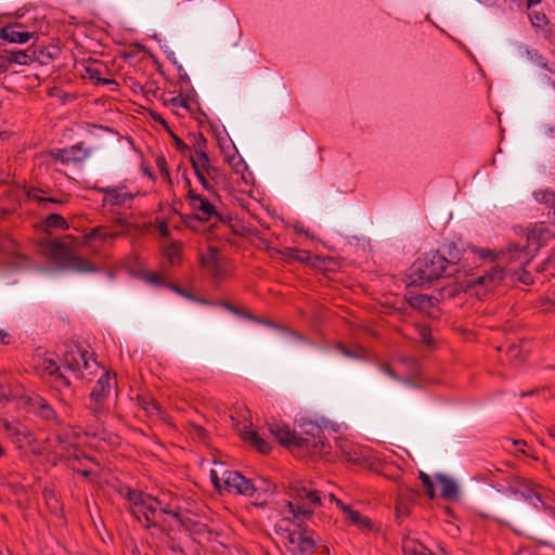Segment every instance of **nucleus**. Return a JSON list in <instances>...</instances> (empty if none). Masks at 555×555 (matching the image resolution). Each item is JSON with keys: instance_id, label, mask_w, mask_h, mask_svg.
Here are the masks:
<instances>
[{"instance_id": "nucleus-39", "label": "nucleus", "mask_w": 555, "mask_h": 555, "mask_svg": "<svg viewBox=\"0 0 555 555\" xmlns=\"http://www.w3.org/2000/svg\"><path fill=\"white\" fill-rule=\"evenodd\" d=\"M68 155L79 158V162L85 160L89 155V150L83 147V143H78L67 149Z\"/></svg>"}, {"instance_id": "nucleus-6", "label": "nucleus", "mask_w": 555, "mask_h": 555, "mask_svg": "<svg viewBox=\"0 0 555 555\" xmlns=\"http://www.w3.org/2000/svg\"><path fill=\"white\" fill-rule=\"evenodd\" d=\"M298 530L284 529L288 543L293 546L292 551L295 555H312L317 547L313 539V531L298 524Z\"/></svg>"}, {"instance_id": "nucleus-7", "label": "nucleus", "mask_w": 555, "mask_h": 555, "mask_svg": "<svg viewBox=\"0 0 555 555\" xmlns=\"http://www.w3.org/2000/svg\"><path fill=\"white\" fill-rule=\"evenodd\" d=\"M223 490L229 493L254 496V482L245 478L241 473L235 470H224L222 473Z\"/></svg>"}, {"instance_id": "nucleus-18", "label": "nucleus", "mask_w": 555, "mask_h": 555, "mask_svg": "<svg viewBox=\"0 0 555 555\" xmlns=\"http://www.w3.org/2000/svg\"><path fill=\"white\" fill-rule=\"evenodd\" d=\"M92 189L104 193L106 195L104 202H108L111 205L124 206L126 204V195H124L122 192L125 186L109 188L94 185Z\"/></svg>"}, {"instance_id": "nucleus-22", "label": "nucleus", "mask_w": 555, "mask_h": 555, "mask_svg": "<svg viewBox=\"0 0 555 555\" xmlns=\"http://www.w3.org/2000/svg\"><path fill=\"white\" fill-rule=\"evenodd\" d=\"M440 254L446 256L448 263L451 266V270H457L456 266L461 260V251L455 243L449 242L442 245Z\"/></svg>"}, {"instance_id": "nucleus-54", "label": "nucleus", "mask_w": 555, "mask_h": 555, "mask_svg": "<svg viewBox=\"0 0 555 555\" xmlns=\"http://www.w3.org/2000/svg\"><path fill=\"white\" fill-rule=\"evenodd\" d=\"M223 225H228L232 221V217L230 215H222L217 211V215H212Z\"/></svg>"}, {"instance_id": "nucleus-1", "label": "nucleus", "mask_w": 555, "mask_h": 555, "mask_svg": "<svg viewBox=\"0 0 555 555\" xmlns=\"http://www.w3.org/2000/svg\"><path fill=\"white\" fill-rule=\"evenodd\" d=\"M542 490V487L531 481L524 490H514L512 487L496 489L494 486H488L483 493H479L475 500L481 509L482 517H488V512H495L502 517L499 519L500 521L509 525L516 533L520 534L521 529H530L537 525V521L529 513L513 502L512 496H521L537 507L535 500L544 509H551L548 504L551 496Z\"/></svg>"}, {"instance_id": "nucleus-30", "label": "nucleus", "mask_w": 555, "mask_h": 555, "mask_svg": "<svg viewBox=\"0 0 555 555\" xmlns=\"http://www.w3.org/2000/svg\"><path fill=\"white\" fill-rule=\"evenodd\" d=\"M348 520L356 525L359 529L363 530H372V521L370 518L361 515L358 511H351L350 514L347 516Z\"/></svg>"}, {"instance_id": "nucleus-33", "label": "nucleus", "mask_w": 555, "mask_h": 555, "mask_svg": "<svg viewBox=\"0 0 555 555\" xmlns=\"http://www.w3.org/2000/svg\"><path fill=\"white\" fill-rule=\"evenodd\" d=\"M402 551L405 555H422L424 552H427L428 548L422 543L409 540L403 542Z\"/></svg>"}, {"instance_id": "nucleus-40", "label": "nucleus", "mask_w": 555, "mask_h": 555, "mask_svg": "<svg viewBox=\"0 0 555 555\" xmlns=\"http://www.w3.org/2000/svg\"><path fill=\"white\" fill-rule=\"evenodd\" d=\"M420 479H421L423 486L425 487L426 494L430 499L435 498V488H434V483H433L430 476L424 472H420Z\"/></svg>"}, {"instance_id": "nucleus-13", "label": "nucleus", "mask_w": 555, "mask_h": 555, "mask_svg": "<svg viewBox=\"0 0 555 555\" xmlns=\"http://www.w3.org/2000/svg\"><path fill=\"white\" fill-rule=\"evenodd\" d=\"M255 501L253 504L257 507H264L268 505V499L275 492L276 485L269 479L260 478L254 483Z\"/></svg>"}, {"instance_id": "nucleus-29", "label": "nucleus", "mask_w": 555, "mask_h": 555, "mask_svg": "<svg viewBox=\"0 0 555 555\" xmlns=\"http://www.w3.org/2000/svg\"><path fill=\"white\" fill-rule=\"evenodd\" d=\"M309 490H311V488H308L301 481L292 482L288 487L289 496L298 501V503H301Z\"/></svg>"}, {"instance_id": "nucleus-61", "label": "nucleus", "mask_w": 555, "mask_h": 555, "mask_svg": "<svg viewBox=\"0 0 555 555\" xmlns=\"http://www.w3.org/2000/svg\"><path fill=\"white\" fill-rule=\"evenodd\" d=\"M162 513H163V514H168V515H169L170 513H172V509L170 508V504H163V503H162V504L158 506V514H162Z\"/></svg>"}, {"instance_id": "nucleus-3", "label": "nucleus", "mask_w": 555, "mask_h": 555, "mask_svg": "<svg viewBox=\"0 0 555 555\" xmlns=\"http://www.w3.org/2000/svg\"><path fill=\"white\" fill-rule=\"evenodd\" d=\"M41 246L49 254L51 259L64 270H73L81 273L98 271V268L90 260L74 255L69 246L60 240L44 241Z\"/></svg>"}, {"instance_id": "nucleus-36", "label": "nucleus", "mask_w": 555, "mask_h": 555, "mask_svg": "<svg viewBox=\"0 0 555 555\" xmlns=\"http://www.w3.org/2000/svg\"><path fill=\"white\" fill-rule=\"evenodd\" d=\"M192 144H193V149L195 152V154L193 156L207 154L206 153L207 139L205 138V135L202 132H198L196 135H194V141Z\"/></svg>"}, {"instance_id": "nucleus-34", "label": "nucleus", "mask_w": 555, "mask_h": 555, "mask_svg": "<svg viewBox=\"0 0 555 555\" xmlns=\"http://www.w3.org/2000/svg\"><path fill=\"white\" fill-rule=\"evenodd\" d=\"M37 412L46 421H51L56 416L55 411L42 398H39L37 401Z\"/></svg>"}, {"instance_id": "nucleus-26", "label": "nucleus", "mask_w": 555, "mask_h": 555, "mask_svg": "<svg viewBox=\"0 0 555 555\" xmlns=\"http://www.w3.org/2000/svg\"><path fill=\"white\" fill-rule=\"evenodd\" d=\"M181 527L189 531L191 534L202 535L204 533H210L208 527L199 521L191 519H181Z\"/></svg>"}, {"instance_id": "nucleus-49", "label": "nucleus", "mask_w": 555, "mask_h": 555, "mask_svg": "<svg viewBox=\"0 0 555 555\" xmlns=\"http://www.w3.org/2000/svg\"><path fill=\"white\" fill-rule=\"evenodd\" d=\"M222 307H224L225 309H228L229 311L235 313V314H238V315H243V317H246L248 319H253V320H256L255 317H253L251 314L249 313H244L242 312L238 308L234 307L231 302L229 301H222L221 304Z\"/></svg>"}, {"instance_id": "nucleus-41", "label": "nucleus", "mask_w": 555, "mask_h": 555, "mask_svg": "<svg viewBox=\"0 0 555 555\" xmlns=\"http://www.w3.org/2000/svg\"><path fill=\"white\" fill-rule=\"evenodd\" d=\"M410 512V503L406 500L402 499L401 495H399L396 504L397 518H399L400 516H408Z\"/></svg>"}, {"instance_id": "nucleus-50", "label": "nucleus", "mask_w": 555, "mask_h": 555, "mask_svg": "<svg viewBox=\"0 0 555 555\" xmlns=\"http://www.w3.org/2000/svg\"><path fill=\"white\" fill-rule=\"evenodd\" d=\"M150 115H151V118L154 121L158 122L168 133L170 131H172L171 128L169 127L167 120L164 119L160 114H158L156 112H151Z\"/></svg>"}, {"instance_id": "nucleus-64", "label": "nucleus", "mask_w": 555, "mask_h": 555, "mask_svg": "<svg viewBox=\"0 0 555 555\" xmlns=\"http://www.w3.org/2000/svg\"><path fill=\"white\" fill-rule=\"evenodd\" d=\"M39 192L41 191L38 189H33L28 192V196L39 202V198H41L38 194Z\"/></svg>"}, {"instance_id": "nucleus-59", "label": "nucleus", "mask_w": 555, "mask_h": 555, "mask_svg": "<svg viewBox=\"0 0 555 555\" xmlns=\"http://www.w3.org/2000/svg\"><path fill=\"white\" fill-rule=\"evenodd\" d=\"M336 505L344 512V514H346V516H348L352 511L349 505L343 503L340 500H336Z\"/></svg>"}, {"instance_id": "nucleus-48", "label": "nucleus", "mask_w": 555, "mask_h": 555, "mask_svg": "<svg viewBox=\"0 0 555 555\" xmlns=\"http://www.w3.org/2000/svg\"><path fill=\"white\" fill-rule=\"evenodd\" d=\"M156 166H157L158 170L160 171V173L164 177H166V179L169 182H171L170 172H169V169H168V166H167L166 158L164 156H158L156 158Z\"/></svg>"}, {"instance_id": "nucleus-20", "label": "nucleus", "mask_w": 555, "mask_h": 555, "mask_svg": "<svg viewBox=\"0 0 555 555\" xmlns=\"http://www.w3.org/2000/svg\"><path fill=\"white\" fill-rule=\"evenodd\" d=\"M504 276V271L502 269H498L491 273L475 278L469 282L468 285H483L486 287L492 288L500 284Z\"/></svg>"}, {"instance_id": "nucleus-58", "label": "nucleus", "mask_w": 555, "mask_h": 555, "mask_svg": "<svg viewBox=\"0 0 555 555\" xmlns=\"http://www.w3.org/2000/svg\"><path fill=\"white\" fill-rule=\"evenodd\" d=\"M171 104H172L173 106L188 107L185 99H183V98H181V96L172 98V99H171Z\"/></svg>"}, {"instance_id": "nucleus-23", "label": "nucleus", "mask_w": 555, "mask_h": 555, "mask_svg": "<svg viewBox=\"0 0 555 555\" xmlns=\"http://www.w3.org/2000/svg\"><path fill=\"white\" fill-rule=\"evenodd\" d=\"M501 258H507L511 261H519L520 266H524L528 262L526 249L520 248L515 244L511 245L506 250H502Z\"/></svg>"}, {"instance_id": "nucleus-4", "label": "nucleus", "mask_w": 555, "mask_h": 555, "mask_svg": "<svg viewBox=\"0 0 555 555\" xmlns=\"http://www.w3.org/2000/svg\"><path fill=\"white\" fill-rule=\"evenodd\" d=\"M128 499L132 504V514L138 520L143 522L141 517H144L146 528L155 527L156 521L154 519L158 515V506L162 501L141 491H129Z\"/></svg>"}, {"instance_id": "nucleus-10", "label": "nucleus", "mask_w": 555, "mask_h": 555, "mask_svg": "<svg viewBox=\"0 0 555 555\" xmlns=\"http://www.w3.org/2000/svg\"><path fill=\"white\" fill-rule=\"evenodd\" d=\"M276 255L282 256L286 261H298L313 268L324 264V258L312 255L311 253L298 248L285 247L283 249H273Z\"/></svg>"}, {"instance_id": "nucleus-35", "label": "nucleus", "mask_w": 555, "mask_h": 555, "mask_svg": "<svg viewBox=\"0 0 555 555\" xmlns=\"http://www.w3.org/2000/svg\"><path fill=\"white\" fill-rule=\"evenodd\" d=\"M43 223L47 228L68 229L67 221L59 214H50L47 216Z\"/></svg>"}, {"instance_id": "nucleus-60", "label": "nucleus", "mask_w": 555, "mask_h": 555, "mask_svg": "<svg viewBox=\"0 0 555 555\" xmlns=\"http://www.w3.org/2000/svg\"><path fill=\"white\" fill-rule=\"evenodd\" d=\"M82 459L91 460L88 455H86L85 453H82V452L78 451L77 449H75V452L73 454V461L80 462Z\"/></svg>"}, {"instance_id": "nucleus-51", "label": "nucleus", "mask_w": 555, "mask_h": 555, "mask_svg": "<svg viewBox=\"0 0 555 555\" xmlns=\"http://www.w3.org/2000/svg\"><path fill=\"white\" fill-rule=\"evenodd\" d=\"M44 367L43 371L48 373L50 376L60 370L59 365L53 360L46 359L43 361Z\"/></svg>"}, {"instance_id": "nucleus-2", "label": "nucleus", "mask_w": 555, "mask_h": 555, "mask_svg": "<svg viewBox=\"0 0 555 555\" xmlns=\"http://www.w3.org/2000/svg\"><path fill=\"white\" fill-rule=\"evenodd\" d=\"M456 272L457 270H451V266L440 250H431L418 257L411 266L410 284L423 286L443 276H451Z\"/></svg>"}, {"instance_id": "nucleus-16", "label": "nucleus", "mask_w": 555, "mask_h": 555, "mask_svg": "<svg viewBox=\"0 0 555 555\" xmlns=\"http://www.w3.org/2000/svg\"><path fill=\"white\" fill-rule=\"evenodd\" d=\"M555 234L544 223H537L527 235L529 242L534 243L538 247L545 245Z\"/></svg>"}, {"instance_id": "nucleus-57", "label": "nucleus", "mask_w": 555, "mask_h": 555, "mask_svg": "<svg viewBox=\"0 0 555 555\" xmlns=\"http://www.w3.org/2000/svg\"><path fill=\"white\" fill-rule=\"evenodd\" d=\"M49 203L63 204L64 201L52 197L39 198V204L42 205V207H46Z\"/></svg>"}, {"instance_id": "nucleus-19", "label": "nucleus", "mask_w": 555, "mask_h": 555, "mask_svg": "<svg viewBox=\"0 0 555 555\" xmlns=\"http://www.w3.org/2000/svg\"><path fill=\"white\" fill-rule=\"evenodd\" d=\"M109 374L104 373L96 382L90 393V401H105L111 392Z\"/></svg>"}, {"instance_id": "nucleus-63", "label": "nucleus", "mask_w": 555, "mask_h": 555, "mask_svg": "<svg viewBox=\"0 0 555 555\" xmlns=\"http://www.w3.org/2000/svg\"><path fill=\"white\" fill-rule=\"evenodd\" d=\"M207 176L214 179L218 173V168L215 166H210L209 169L206 171Z\"/></svg>"}, {"instance_id": "nucleus-42", "label": "nucleus", "mask_w": 555, "mask_h": 555, "mask_svg": "<svg viewBox=\"0 0 555 555\" xmlns=\"http://www.w3.org/2000/svg\"><path fill=\"white\" fill-rule=\"evenodd\" d=\"M184 180H185V183L186 185L189 186V191H188V195H186V198L189 199L190 202V205L192 206L193 203L197 204L199 203L201 201L204 199L203 196H201L199 194H197L192 188H191V180L188 178V176L184 173Z\"/></svg>"}, {"instance_id": "nucleus-24", "label": "nucleus", "mask_w": 555, "mask_h": 555, "mask_svg": "<svg viewBox=\"0 0 555 555\" xmlns=\"http://www.w3.org/2000/svg\"><path fill=\"white\" fill-rule=\"evenodd\" d=\"M409 305L417 310L425 311L434 307L433 297L424 294L411 295L406 298Z\"/></svg>"}, {"instance_id": "nucleus-62", "label": "nucleus", "mask_w": 555, "mask_h": 555, "mask_svg": "<svg viewBox=\"0 0 555 555\" xmlns=\"http://www.w3.org/2000/svg\"><path fill=\"white\" fill-rule=\"evenodd\" d=\"M193 428L199 438H204L206 436V430L204 427L199 425H193Z\"/></svg>"}, {"instance_id": "nucleus-55", "label": "nucleus", "mask_w": 555, "mask_h": 555, "mask_svg": "<svg viewBox=\"0 0 555 555\" xmlns=\"http://www.w3.org/2000/svg\"><path fill=\"white\" fill-rule=\"evenodd\" d=\"M158 231H159V234L163 236V237H169L170 236V231H169V228H168V224L165 220H163L162 222H159L158 224Z\"/></svg>"}, {"instance_id": "nucleus-21", "label": "nucleus", "mask_w": 555, "mask_h": 555, "mask_svg": "<svg viewBox=\"0 0 555 555\" xmlns=\"http://www.w3.org/2000/svg\"><path fill=\"white\" fill-rule=\"evenodd\" d=\"M85 78H89L90 80H94L96 85L105 86L116 83L114 79L102 78L101 77V64L93 63L89 64L85 67Z\"/></svg>"}, {"instance_id": "nucleus-12", "label": "nucleus", "mask_w": 555, "mask_h": 555, "mask_svg": "<svg viewBox=\"0 0 555 555\" xmlns=\"http://www.w3.org/2000/svg\"><path fill=\"white\" fill-rule=\"evenodd\" d=\"M88 351L83 350L79 345H69L64 353V362L66 366L73 372H80L82 366L87 370L90 367L89 359L87 357Z\"/></svg>"}, {"instance_id": "nucleus-17", "label": "nucleus", "mask_w": 555, "mask_h": 555, "mask_svg": "<svg viewBox=\"0 0 555 555\" xmlns=\"http://www.w3.org/2000/svg\"><path fill=\"white\" fill-rule=\"evenodd\" d=\"M437 481L441 486L440 496L446 501L456 500L459 496V487L453 479L450 477L438 474L436 476Z\"/></svg>"}, {"instance_id": "nucleus-53", "label": "nucleus", "mask_w": 555, "mask_h": 555, "mask_svg": "<svg viewBox=\"0 0 555 555\" xmlns=\"http://www.w3.org/2000/svg\"><path fill=\"white\" fill-rule=\"evenodd\" d=\"M195 172V176L196 178L198 179V181L201 182L202 186L207 190V191H210L212 189L211 184L209 183L208 179H207V173H204V172H201L197 168H196V171Z\"/></svg>"}, {"instance_id": "nucleus-56", "label": "nucleus", "mask_w": 555, "mask_h": 555, "mask_svg": "<svg viewBox=\"0 0 555 555\" xmlns=\"http://www.w3.org/2000/svg\"><path fill=\"white\" fill-rule=\"evenodd\" d=\"M144 403L146 404V405H144V409L150 413H154V411L158 412L160 410L158 402H156L153 399L150 402H144Z\"/></svg>"}, {"instance_id": "nucleus-38", "label": "nucleus", "mask_w": 555, "mask_h": 555, "mask_svg": "<svg viewBox=\"0 0 555 555\" xmlns=\"http://www.w3.org/2000/svg\"><path fill=\"white\" fill-rule=\"evenodd\" d=\"M529 18L531 21V24L535 28H543L548 24L547 16L542 12L532 11L529 13Z\"/></svg>"}, {"instance_id": "nucleus-8", "label": "nucleus", "mask_w": 555, "mask_h": 555, "mask_svg": "<svg viewBox=\"0 0 555 555\" xmlns=\"http://www.w3.org/2000/svg\"><path fill=\"white\" fill-rule=\"evenodd\" d=\"M44 57L51 59L50 53L46 54L42 50H37L33 48H28L26 50H3V53L0 55V59L5 60L8 65H12L14 63L20 65H29L34 62H39L40 64L46 63Z\"/></svg>"}, {"instance_id": "nucleus-47", "label": "nucleus", "mask_w": 555, "mask_h": 555, "mask_svg": "<svg viewBox=\"0 0 555 555\" xmlns=\"http://www.w3.org/2000/svg\"><path fill=\"white\" fill-rule=\"evenodd\" d=\"M526 56L533 61L535 64L540 65L541 67H546V63L544 62V59L539 54L537 50H529L525 49Z\"/></svg>"}, {"instance_id": "nucleus-44", "label": "nucleus", "mask_w": 555, "mask_h": 555, "mask_svg": "<svg viewBox=\"0 0 555 555\" xmlns=\"http://www.w3.org/2000/svg\"><path fill=\"white\" fill-rule=\"evenodd\" d=\"M52 376L54 378L55 387L57 389L68 388L70 386L69 379L64 374H62L60 370L55 372Z\"/></svg>"}, {"instance_id": "nucleus-37", "label": "nucleus", "mask_w": 555, "mask_h": 555, "mask_svg": "<svg viewBox=\"0 0 555 555\" xmlns=\"http://www.w3.org/2000/svg\"><path fill=\"white\" fill-rule=\"evenodd\" d=\"M49 155L53 157L55 160H60L64 164H68L70 162L79 163V158L68 155L67 149H61L56 151H50Z\"/></svg>"}, {"instance_id": "nucleus-45", "label": "nucleus", "mask_w": 555, "mask_h": 555, "mask_svg": "<svg viewBox=\"0 0 555 555\" xmlns=\"http://www.w3.org/2000/svg\"><path fill=\"white\" fill-rule=\"evenodd\" d=\"M172 141H173V145L180 152V153H188L190 152V146L183 141L181 140L173 131H170L169 132Z\"/></svg>"}, {"instance_id": "nucleus-15", "label": "nucleus", "mask_w": 555, "mask_h": 555, "mask_svg": "<svg viewBox=\"0 0 555 555\" xmlns=\"http://www.w3.org/2000/svg\"><path fill=\"white\" fill-rule=\"evenodd\" d=\"M21 25H8L0 29V39L10 43H25L34 37V33L20 30Z\"/></svg>"}, {"instance_id": "nucleus-25", "label": "nucleus", "mask_w": 555, "mask_h": 555, "mask_svg": "<svg viewBox=\"0 0 555 555\" xmlns=\"http://www.w3.org/2000/svg\"><path fill=\"white\" fill-rule=\"evenodd\" d=\"M191 208L194 211L202 212V215H199L202 222H206L212 218V215H217L216 207L206 198L197 204L193 203Z\"/></svg>"}, {"instance_id": "nucleus-32", "label": "nucleus", "mask_w": 555, "mask_h": 555, "mask_svg": "<svg viewBox=\"0 0 555 555\" xmlns=\"http://www.w3.org/2000/svg\"><path fill=\"white\" fill-rule=\"evenodd\" d=\"M190 162H191V165H192L194 171H196V167H197V169L204 173H206V171L211 166L210 159L207 154H203V155H198V156L190 155Z\"/></svg>"}, {"instance_id": "nucleus-11", "label": "nucleus", "mask_w": 555, "mask_h": 555, "mask_svg": "<svg viewBox=\"0 0 555 555\" xmlns=\"http://www.w3.org/2000/svg\"><path fill=\"white\" fill-rule=\"evenodd\" d=\"M270 433L275 437L279 443L287 449L299 448L304 440L295 430H291L286 425L269 424Z\"/></svg>"}, {"instance_id": "nucleus-46", "label": "nucleus", "mask_w": 555, "mask_h": 555, "mask_svg": "<svg viewBox=\"0 0 555 555\" xmlns=\"http://www.w3.org/2000/svg\"><path fill=\"white\" fill-rule=\"evenodd\" d=\"M89 409L96 418H100L106 412L104 401H91Z\"/></svg>"}, {"instance_id": "nucleus-28", "label": "nucleus", "mask_w": 555, "mask_h": 555, "mask_svg": "<svg viewBox=\"0 0 555 555\" xmlns=\"http://www.w3.org/2000/svg\"><path fill=\"white\" fill-rule=\"evenodd\" d=\"M118 233L107 232L104 227H95L88 234H86V241L100 240L107 241L108 238L114 240L118 236Z\"/></svg>"}, {"instance_id": "nucleus-31", "label": "nucleus", "mask_w": 555, "mask_h": 555, "mask_svg": "<svg viewBox=\"0 0 555 555\" xmlns=\"http://www.w3.org/2000/svg\"><path fill=\"white\" fill-rule=\"evenodd\" d=\"M182 245L179 242H173L166 246L165 256L169 260L171 264H176L180 262L181 259Z\"/></svg>"}, {"instance_id": "nucleus-43", "label": "nucleus", "mask_w": 555, "mask_h": 555, "mask_svg": "<svg viewBox=\"0 0 555 555\" xmlns=\"http://www.w3.org/2000/svg\"><path fill=\"white\" fill-rule=\"evenodd\" d=\"M179 216L181 218L182 223L185 227L191 228V229L195 228V225H194L195 222H202V218L199 217L198 214H191V215L179 214Z\"/></svg>"}, {"instance_id": "nucleus-9", "label": "nucleus", "mask_w": 555, "mask_h": 555, "mask_svg": "<svg viewBox=\"0 0 555 555\" xmlns=\"http://www.w3.org/2000/svg\"><path fill=\"white\" fill-rule=\"evenodd\" d=\"M304 500L306 502L297 503L296 505L292 501L286 502V506L294 519H297L299 515H302L305 518H311L313 515L312 507L322 505L320 492L314 489L309 490Z\"/></svg>"}, {"instance_id": "nucleus-5", "label": "nucleus", "mask_w": 555, "mask_h": 555, "mask_svg": "<svg viewBox=\"0 0 555 555\" xmlns=\"http://www.w3.org/2000/svg\"><path fill=\"white\" fill-rule=\"evenodd\" d=\"M300 431L297 433L301 436L304 443L300 444V449L313 450L314 452L324 453L330 449V444L326 442V437L321 426L312 421H302L299 425Z\"/></svg>"}, {"instance_id": "nucleus-27", "label": "nucleus", "mask_w": 555, "mask_h": 555, "mask_svg": "<svg viewBox=\"0 0 555 555\" xmlns=\"http://www.w3.org/2000/svg\"><path fill=\"white\" fill-rule=\"evenodd\" d=\"M537 199L548 207V216L555 224V193L551 191H543L535 195Z\"/></svg>"}, {"instance_id": "nucleus-14", "label": "nucleus", "mask_w": 555, "mask_h": 555, "mask_svg": "<svg viewBox=\"0 0 555 555\" xmlns=\"http://www.w3.org/2000/svg\"><path fill=\"white\" fill-rule=\"evenodd\" d=\"M234 426L241 438L244 441H248L260 453L268 454L271 451L270 443L263 440L256 431L248 430L246 425L241 426L240 423H236Z\"/></svg>"}, {"instance_id": "nucleus-52", "label": "nucleus", "mask_w": 555, "mask_h": 555, "mask_svg": "<svg viewBox=\"0 0 555 555\" xmlns=\"http://www.w3.org/2000/svg\"><path fill=\"white\" fill-rule=\"evenodd\" d=\"M210 479H211V482L214 485V487L218 490V491H222L223 490V482H222V476L219 477L218 473L216 470H210Z\"/></svg>"}]
</instances>
